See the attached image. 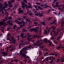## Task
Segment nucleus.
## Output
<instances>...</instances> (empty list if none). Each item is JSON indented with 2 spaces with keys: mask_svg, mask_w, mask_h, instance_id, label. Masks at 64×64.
Listing matches in <instances>:
<instances>
[{
  "mask_svg": "<svg viewBox=\"0 0 64 64\" xmlns=\"http://www.w3.org/2000/svg\"><path fill=\"white\" fill-rule=\"evenodd\" d=\"M31 46H30L22 48V50L20 52V54H21L22 56H23L25 58H30V57H29V56H26L25 54H22V51L24 50H27V49H31Z\"/></svg>",
  "mask_w": 64,
  "mask_h": 64,
  "instance_id": "f257e3e1",
  "label": "nucleus"
},
{
  "mask_svg": "<svg viewBox=\"0 0 64 64\" xmlns=\"http://www.w3.org/2000/svg\"><path fill=\"white\" fill-rule=\"evenodd\" d=\"M15 22H16V23H17L18 24H20V25H22V24H23V26H24L25 25V22H24L22 21L21 22H18V21L17 20H15Z\"/></svg>",
  "mask_w": 64,
  "mask_h": 64,
  "instance_id": "f03ea898",
  "label": "nucleus"
},
{
  "mask_svg": "<svg viewBox=\"0 0 64 64\" xmlns=\"http://www.w3.org/2000/svg\"><path fill=\"white\" fill-rule=\"evenodd\" d=\"M12 0L10 1H8V3L9 4H10L9 7H12V6L13 5L11 4V3H13V2H14V0Z\"/></svg>",
  "mask_w": 64,
  "mask_h": 64,
  "instance_id": "7ed1b4c3",
  "label": "nucleus"
},
{
  "mask_svg": "<svg viewBox=\"0 0 64 64\" xmlns=\"http://www.w3.org/2000/svg\"><path fill=\"white\" fill-rule=\"evenodd\" d=\"M28 5H30V6H27V4H25V6H26V8H32V6H31V4H30V3H28Z\"/></svg>",
  "mask_w": 64,
  "mask_h": 64,
  "instance_id": "20e7f679",
  "label": "nucleus"
},
{
  "mask_svg": "<svg viewBox=\"0 0 64 64\" xmlns=\"http://www.w3.org/2000/svg\"><path fill=\"white\" fill-rule=\"evenodd\" d=\"M36 16H39V17H41L43 16V15L41 14L37 13L35 14Z\"/></svg>",
  "mask_w": 64,
  "mask_h": 64,
  "instance_id": "39448f33",
  "label": "nucleus"
},
{
  "mask_svg": "<svg viewBox=\"0 0 64 64\" xmlns=\"http://www.w3.org/2000/svg\"><path fill=\"white\" fill-rule=\"evenodd\" d=\"M18 11L19 12H18V13H19V14H20V13H23L24 12H23V10H21L20 8L18 9Z\"/></svg>",
  "mask_w": 64,
  "mask_h": 64,
  "instance_id": "423d86ee",
  "label": "nucleus"
},
{
  "mask_svg": "<svg viewBox=\"0 0 64 64\" xmlns=\"http://www.w3.org/2000/svg\"><path fill=\"white\" fill-rule=\"evenodd\" d=\"M34 46H40L41 45L40 44L38 43V44H37L36 43H35L34 44Z\"/></svg>",
  "mask_w": 64,
  "mask_h": 64,
  "instance_id": "0eeeda50",
  "label": "nucleus"
},
{
  "mask_svg": "<svg viewBox=\"0 0 64 64\" xmlns=\"http://www.w3.org/2000/svg\"><path fill=\"white\" fill-rule=\"evenodd\" d=\"M8 6V4H6V3H5V6H4L3 8H2V10H3L5 9V8H7V7Z\"/></svg>",
  "mask_w": 64,
  "mask_h": 64,
  "instance_id": "6e6552de",
  "label": "nucleus"
},
{
  "mask_svg": "<svg viewBox=\"0 0 64 64\" xmlns=\"http://www.w3.org/2000/svg\"><path fill=\"white\" fill-rule=\"evenodd\" d=\"M44 41L46 43H47V42H49V43H50V40L47 41V39L46 38H45L44 39Z\"/></svg>",
  "mask_w": 64,
  "mask_h": 64,
  "instance_id": "1a4fd4ad",
  "label": "nucleus"
},
{
  "mask_svg": "<svg viewBox=\"0 0 64 64\" xmlns=\"http://www.w3.org/2000/svg\"><path fill=\"white\" fill-rule=\"evenodd\" d=\"M22 8L24 9V7H25V6H24V2H22Z\"/></svg>",
  "mask_w": 64,
  "mask_h": 64,
  "instance_id": "9d476101",
  "label": "nucleus"
},
{
  "mask_svg": "<svg viewBox=\"0 0 64 64\" xmlns=\"http://www.w3.org/2000/svg\"><path fill=\"white\" fill-rule=\"evenodd\" d=\"M16 28L17 29H20V28H19L17 27V26L16 25H14V26L13 27V28L14 29H15Z\"/></svg>",
  "mask_w": 64,
  "mask_h": 64,
  "instance_id": "9b49d317",
  "label": "nucleus"
},
{
  "mask_svg": "<svg viewBox=\"0 0 64 64\" xmlns=\"http://www.w3.org/2000/svg\"><path fill=\"white\" fill-rule=\"evenodd\" d=\"M8 24H9L10 26L13 25V24H12V23H10V21H9L8 22Z\"/></svg>",
  "mask_w": 64,
  "mask_h": 64,
  "instance_id": "f8f14e48",
  "label": "nucleus"
},
{
  "mask_svg": "<svg viewBox=\"0 0 64 64\" xmlns=\"http://www.w3.org/2000/svg\"><path fill=\"white\" fill-rule=\"evenodd\" d=\"M5 19L6 20H8V19H11L12 18L10 17H9V18H8V17H7L6 18H5Z\"/></svg>",
  "mask_w": 64,
  "mask_h": 64,
  "instance_id": "ddd939ff",
  "label": "nucleus"
},
{
  "mask_svg": "<svg viewBox=\"0 0 64 64\" xmlns=\"http://www.w3.org/2000/svg\"><path fill=\"white\" fill-rule=\"evenodd\" d=\"M2 53L4 55H7V53H5V52H2Z\"/></svg>",
  "mask_w": 64,
  "mask_h": 64,
  "instance_id": "4468645a",
  "label": "nucleus"
},
{
  "mask_svg": "<svg viewBox=\"0 0 64 64\" xmlns=\"http://www.w3.org/2000/svg\"><path fill=\"white\" fill-rule=\"evenodd\" d=\"M4 23V22H0V26H1V25H3Z\"/></svg>",
  "mask_w": 64,
  "mask_h": 64,
  "instance_id": "2eb2a0df",
  "label": "nucleus"
},
{
  "mask_svg": "<svg viewBox=\"0 0 64 64\" xmlns=\"http://www.w3.org/2000/svg\"><path fill=\"white\" fill-rule=\"evenodd\" d=\"M51 57H49L48 58H47V61H48V60H51Z\"/></svg>",
  "mask_w": 64,
  "mask_h": 64,
  "instance_id": "dca6fc26",
  "label": "nucleus"
},
{
  "mask_svg": "<svg viewBox=\"0 0 64 64\" xmlns=\"http://www.w3.org/2000/svg\"><path fill=\"white\" fill-rule=\"evenodd\" d=\"M24 34H21V35H20V36L22 37H23L24 36Z\"/></svg>",
  "mask_w": 64,
  "mask_h": 64,
  "instance_id": "f3484780",
  "label": "nucleus"
},
{
  "mask_svg": "<svg viewBox=\"0 0 64 64\" xmlns=\"http://www.w3.org/2000/svg\"><path fill=\"white\" fill-rule=\"evenodd\" d=\"M7 39L8 40H10V41H13V40H10V38H7Z\"/></svg>",
  "mask_w": 64,
  "mask_h": 64,
  "instance_id": "a211bd4d",
  "label": "nucleus"
},
{
  "mask_svg": "<svg viewBox=\"0 0 64 64\" xmlns=\"http://www.w3.org/2000/svg\"><path fill=\"white\" fill-rule=\"evenodd\" d=\"M34 7H35V8H36V10H38V9H37V6L34 5Z\"/></svg>",
  "mask_w": 64,
  "mask_h": 64,
  "instance_id": "6ab92c4d",
  "label": "nucleus"
},
{
  "mask_svg": "<svg viewBox=\"0 0 64 64\" xmlns=\"http://www.w3.org/2000/svg\"><path fill=\"white\" fill-rule=\"evenodd\" d=\"M16 42V40H13V43H14V44H15Z\"/></svg>",
  "mask_w": 64,
  "mask_h": 64,
  "instance_id": "aec40b11",
  "label": "nucleus"
},
{
  "mask_svg": "<svg viewBox=\"0 0 64 64\" xmlns=\"http://www.w3.org/2000/svg\"><path fill=\"white\" fill-rule=\"evenodd\" d=\"M41 24H42L43 25H45V23L44 22H41Z\"/></svg>",
  "mask_w": 64,
  "mask_h": 64,
  "instance_id": "412c9836",
  "label": "nucleus"
},
{
  "mask_svg": "<svg viewBox=\"0 0 64 64\" xmlns=\"http://www.w3.org/2000/svg\"><path fill=\"white\" fill-rule=\"evenodd\" d=\"M38 8H39L40 9V10H42V8H41L40 6H38Z\"/></svg>",
  "mask_w": 64,
  "mask_h": 64,
  "instance_id": "4be33fe9",
  "label": "nucleus"
},
{
  "mask_svg": "<svg viewBox=\"0 0 64 64\" xmlns=\"http://www.w3.org/2000/svg\"><path fill=\"white\" fill-rule=\"evenodd\" d=\"M29 42H28V43H27V42H26L25 43V44H25L26 45V44H29Z\"/></svg>",
  "mask_w": 64,
  "mask_h": 64,
  "instance_id": "5701e85b",
  "label": "nucleus"
},
{
  "mask_svg": "<svg viewBox=\"0 0 64 64\" xmlns=\"http://www.w3.org/2000/svg\"><path fill=\"white\" fill-rule=\"evenodd\" d=\"M58 2H56V7H58Z\"/></svg>",
  "mask_w": 64,
  "mask_h": 64,
  "instance_id": "b1692460",
  "label": "nucleus"
},
{
  "mask_svg": "<svg viewBox=\"0 0 64 64\" xmlns=\"http://www.w3.org/2000/svg\"><path fill=\"white\" fill-rule=\"evenodd\" d=\"M61 47V46H60L59 47H58V48H57V49L58 50V48H60V47Z\"/></svg>",
  "mask_w": 64,
  "mask_h": 64,
  "instance_id": "393cba45",
  "label": "nucleus"
},
{
  "mask_svg": "<svg viewBox=\"0 0 64 64\" xmlns=\"http://www.w3.org/2000/svg\"><path fill=\"white\" fill-rule=\"evenodd\" d=\"M52 28H53V29H55V27L54 26H52Z\"/></svg>",
  "mask_w": 64,
  "mask_h": 64,
  "instance_id": "a878e982",
  "label": "nucleus"
},
{
  "mask_svg": "<svg viewBox=\"0 0 64 64\" xmlns=\"http://www.w3.org/2000/svg\"><path fill=\"white\" fill-rule=\"evenodd\" d=\"M48 7V6H47V5H46L44 7V8H47Z\"/></svg>",
  "mask_w": 64,
  "mask_h": 64,
  "instance_id": "bb28decb",
  "label": "nucleus"
},
{
  "mask_svg": "<svg viewBox=\"0 0 64 64\" xmlns=\"http://www.w3.org/2000/svg\"><path fill=\"white\" fill-rule=\"evenodd\" d=\"M52 39H53V38L52 37L50 38V40H52Z\"/></svg>",
  "mask_w": 64,
  "mask_h": 64,
  "instance_id": "cd10ccee",
  "label": "nucleus"
},
{
  "mask_svg": "<svg viewBox=\"0 0 64 64\" xmlns=\"http://www.w3.org/2000/svg\"><path fill=\"white\" fill-rule=\"evenodd\" d=\"M45 33H46H46H47V31H46V30H45L44 31Z\"/></svg>",
  "mask_w": 64,
  "mask_h": 64,
  "instance_id": "c85d7f7f",
  "label": "nucleus"
},
{
  "mask_svg": "<svg viewBox=\"0 0 64 64\" xmlns=\"http://www.w3.org/2000/svg\"><path fill=\"white\" fill-rule=\"evenodd\" d=\"M34 37H37V36H34L33 37V38H34Z\"/></svg>",
  "mask_w": 64,
  "mask_h": 64,
  "instance_id": "c756f323",
  "label": "nucleus"
},
{
  "mask_svg": "<svg viewBox=\"0 0 64 64\" xmlns=\"http://www.w3.org/2000/svg\"><path fill=\"white\" fill-rule=\"evenodd\" d=\"M0 46H1V48L2 47V44H0Z\"/></svg>",
  "mask_w": 64,
  "mask_h": 64,
  "instance_id": "7c9ffc66",
  "label": "nucleus"
},
{
  "mask_svg": "<svg viewBox=\"0 0 64 64\" xmlns=\"http://www.w3.org/2000/svg\"><path fill=\"white\" fill-rule=\"evenodd\" d=\"M23 1L24 2H27V1L26 0H24Z\"/></svg>",
  "mask_w": 64,
  "mask_h": 64,
  "instance_id": "2f4dec72",
  "label": "nucleus"
},
{
  "mask_svg": "<svg viewBox=\"0 0 64 64\" xmlns=\"http://www.w3.org/2000/svg\"><path fill=\"white\" fill-rule=\"evenodd\" d=\"M64 24V22H62V26H63V24Z\"/></svg>",
  "mask_w": 64,
  "mask_h": 64,
  "instance_id": "473e14b6",
  "label": "nucleus"
},
{
  "mask_svg": "<svg viewBox=\"0 0 64 64\" xmlns=\"http://www.w3.org/2000/svg\"><path fill=\"white\" fill-rule=\"evenodd\" d=\"M59 60H58L56 61V62H59Z\"/></svg>",
  "mask_w": 64,
  "mask_h": 64,
  "instance_id": "72a5a7b5",
  "label": "nucleus"
},
{
  "mask_svg": "<svg viewBox=\"0 0 64 64\" xmlns=\"http://www.w3.org/2000/svg\"><path fill=\"white\" fill-rule=\"evenodd\" d=\"M29 14H30V15H32V13H30Z\"/></svg>",
  "mask_w": 64,
  "mask_h": 64,
  "instance_id": "f704fd0d",
  "label": "nucleus"
},
{
  "mask_svg": "<svg viewBox=\"0 0 64 64\" xmlns=\"http://www.w3.org/2000/svg\"><path fill=\"white\" fill-rule=\"evenodd\" d=\"M53 60H52L50 62V63H52V61H53Z\"/></svg>",
  "mask_w": 64,
  "mask_h": 64,
  "instance_id": "c9c22d12",
  "label": "nucleus"
},
{
  "mask_svg": "<svg viewBox=\"0 0 64 64\" xmlns=\"http://www.w3.org/2000/svg\"><path fill=\"white\" fill-rule=\"evenodd\" d=\"M30 30L31 31H33V29H32Z\"/></svg>",
  "mask_w": 64,
  "mask_h": 64,
  "instance_id": "e433bc0d",
  "label": "nucleus"
},
{
  "mask_svg": "<svg viewBox=\"0 0 64 64\" xmlns=\"http://www.w3.org/2000/svg\"><path fill=\"white\" fill-rule=\"evenodd\" d=\"M58 32H57V33H56V34H55V35H57L58 34Z\"/></svg>",
  "mask_w": 64,
  "mask_h": 64,
  "instance_id": "4c0bfd02",
  "label": "nucleus"
},
{
  "mask_svg": "<svg viewBox=\"0 0 64 64\" xmlns=\"http://www.w3.org/2000/svg\"><path fill=\"white\" fill-rule=\"evenodd\" d=\"M19 20H21V19L20 18H18V19Z\"/></svg>",
  "mask_w": 64,
  "mask_h": 64,
  "instance_id": "58836bf2",
  "label": "nucleus"
},
{
  "mask_svg": "<svg viewBox=\"0 0 64 64\" xmlns=\"http://www.w3.org/2000/svg\"><path fill=\"white\" fill-rule=\"evenodd\" d=\"M54 54H51L50 55H54Z\"/></svg>",
  "mask_w": 64,
  "mask_h": 64,
  "instance_id": "ea45409f",
  "label": "nucleus"
},
{
  "mask_svg": "<svg viewBox=\"0 0 64 64\" xmlns=\"http://www.w3.org/2000/svg\"><path fill=\"white\" fill-rule=\"evenodd\" d=\"M28 41H30V39L29 38H28Z\"/></svg>",
  "mask_w": 64,
  "mask_h": 64,
  "instance_id": "a19ab883",
  "label": "nucleus"
},
{
  "mask_svg": "<svg viewBox=\"0 0 64 64\" xmlns=\"http://www.w3.org/2000/svg\"><path fill=\"white\" fill-rule=\"evenodd\" d=\"M26 20L27 21H29V20H28L27 19H26Z\"/></svg>",
  "mask_w": 64,
  "mask_h": 64,
  "instance_id": "79ce46f5",
  "label": "nucleus"
},
{
  "mask_svg": "<svg viewBox=\"0 0 64 64\" xmlns=\"http://www.w3.org/2000/svg\"><path fill=\"white\" fill-rule=\"evenodd\" d=\"M23 18L24 19H25L26 18V16H24L23 17Z\"/></svg>",
  "mask_w": 64,
  "mask_h": 64,
  "instance_id": "37998d69",
  "label": "nucleus"
},
{
  "mask_svg": "<svg viewBox=\"0 0 64 64\" xmlns=\"http://www.w3.org/2000/svg\"><path fill=\"white\" fill-rule=\"evenodd\" d=\"M36 4H37L38 5H40V3H36Z\"/></svg>",
  "mask_w": 64,
  "mask_h": 64,
  "instance_id": "c03bdc74",
  "label": "nucleus"
},
{
  "mask_svg": "<svg viewBox=\"0 0 64 64\" xmlns=\"http://www.w3.org/2000/svg\"><path fill=\"white\" fill-rule=\"evenodd\" d=\"M34 23V24H37V22H35Z\"/></svg>",
  "mask_w": 64,
  "mask_h": 64,
  "instance_id": "a18cd8bd",
  "label": "nucleus"
},
{
  "mask_svg": "<svg viewBox=\"0 0 64 64\" xmlns=\"http://www.w3.org/2000/svg\"><path fill=\"white\" fill-rule=\"evenodd\" d=\"M22 30L23 31H26L25 30H24V29H22Z\"/></svg>",
  "mask_w": 64,
  "mask_h": 64,
  "instance_id": "49530a36",
  "label": "nucleus"
},
{
  "mask_svg": "<svg viewBox=\"0 0 64 64\" xmlns=\"http://www.w3.org/2000/svg\"><path fill=\"white\" fill-rule=\"evenodd\" d=\"M60 39V37H58V38L57 39V40H58V39Z\"/></svg>",
  "mask_w": 64,
  "mask_h": 64,
  "instance_id": "de8ad7c7",
  "label": "nucleus"
},
{
  "mask_svg": "<svg viewBox=\"0 0 64 64\" xmlns=\"http://www.w3.org/2000/svg\"><path fill=\"white\" fill-rule=\"evenodd\" d=\"M51 10H52V11H54V10L53 9H51Z\"/></svg>",
  "mask_w": 64,
  "mask_h": 64,
  "instance_id": "09e8293b",
  "label": "nucleus"
},
{
  "mask_svg": "<svg viewBox=\"0 0 64 64\" xmlns=\"http://www.w3.org/2000/svg\"><path fill=\"white\" fill-rule=\"evenodd\" d=\"M53 32H54V33H55V31H54V30H53Z\"/></svg>",
  "mask_w": 64,
  "mask_h": 64,
  "instance_id": "8fccbe9b",
  "label": "nucleus"
},
{
  "mask_svg": "<svg viewBox=\"0 0 64 64\" xmlns=\"http://www.w3.org/2000/svg\"><path fill=\"white\" fill-rule=\"evenodd\" d=\"M19 48H20V45L19 46Z\"/></svg>",
  "mask_w": 64,
  "mask_h": 64,
  "instance_id": "3c124183",
  "label": "nucleus"
},
{
  "mask_svg": "<svg viewBox=\"0 0 64 64\" xmlns=\"http://www.w3.org/2000/svg\"><path fill=\"white\" fill-rule=\"evenodd\" d=\"M2 7V6H1L0 7V8Z\"/></svg>",
  "mask_w": 64,
  "mask_h": 64,
  "instance_id": "603ef678",
  "label": "nucleus"
},
{
  "mask_svg": "<svg viewBox=\"0 0 64 64\" xmlns=\"http://www.w3.org/2000/svg\"><path fill=\"white\" fill-rule=\"evenodd\" d=\"M51 18H49L48 19L50 20V19H51Z\"/></svg>",
  "mask_w": 64,
  "mask_h": 64,
  "instance_id": "864d4df0",
  "label": "nucleus"
},
{
  "mask_svg": "<svg viewBox=\"0 0 64 64\" xmlns=\"http://www.w3.org/2000/svg\"><path fill=\"white\" fill-rule=\"evenodd\" d=\"M50 10H48V12H50Z\"/></svg>",
  "mask_w": 64,
  "mask_h": 64,
  "instance_id": "5fc2aeb1",
  "label": "nucleus"
},
{
  "mask_svg": "<svg viewBox=\"0 0 64 64\" xmlns=\"http://www.w3.org/2000/svg\"><path fill=\"white\" fill-rule=\"evenodd\" d=\"M24 53H27V52H24Z\"/></svg>",
  "mask_w": 64,
  "mask_h": 64,
  "instance_id": "6e6d98bb",
  "label": "nucleus"
},
{
  "mask_svg": "<svg viewBox=\"0 0 64 64\" xmlns=\"http://www.w3.org/2000/svg\"><path fill=\"white\" fill-rule=\"evenodd\" d=\"M50 28H49V29L48 30V31H49V30H50Z\"/></svg>",
  "mask_w": 64,
  "mask_h": 64,
  "instance_id": "4d7b16f0",
  "label": "nucleus"
},
{
  "mask_svg": "<svg viewBox=\"0 0 64 64\" xmlns=\"http://www.w3.org/2000/svg\"><path fill=\"white\" fill-rule=\"evenodd\" d=\"M16 8V6H15V7H14V9H15V8Z\"/></svg>",
  "mask_w": 64,
  "mask_h": 64,
  "instance_id": "13d9d810",
  "label": "nucleus"
},
{
  "mask_svg": "<svg viewBox=\"0 0 64 64\" xmlns=\"http://www.w3.org/2000/svg\"><path fill=\"white\" fill-rule=\"evenodd\" d=\"M54 14H56V13L55 12H54Z\"/></svg>",
  "mask_w": 64,
  "mask_h": 64,
  "instance_id": "bf43d9fd",
  "label": "nucleus"
},
{
  "mask_svg": "<svg viewBox=\"0 0 64 64\" xmlns=\"http://www.w3.org/2000/svg\"><path fill=\"white\" fill-rule=\"evenodd\" d=\"M26 61V60H24V61Z\"/></svg>",
  "mask_w": 64,
  "mask_h": 64,
  "instance_id": "052dcab7",
  "label": "nucleus"
},
{
  "mask_svg": "<svg viewBox=\"0 0 64 64\" xmlns=\"http://www.w3.org/2000/svg\"><path fill=\"white\" fill-rule=\"evenodd\" d=\"M31 62V60H30L29 61V62Z\"/></svg>",
  "mask_w": 64,
  "mask_h": 64,
  "instance_id": "680f3d73",
  "label": "nucleus"
},
{
  "mask_svg": "<svg viewBox=\"0 0 64 64\" xmlns=\"http://www.w3.org/2000/svg\"><path fill=\"white\" fill-rule=\"evenodd\" d=\"M29 34H28V35H27V36H28V35H29Z\"/></svg>",
  "mask_w": 64,
  "mask_h": 64,
  "instance_id": "e2e57ef3",
  "label": "nucleus"
},
{
  "mask_svg": "<svg viewBox=\"0 0 64 64\" xmlns=\"http://www.w3.org/2000/svg\"><path fill=\"white\" fill-rule=\"evenodd\" d=\"M36 12H37L36 11H35L34 12V13H36Z\"/></svg>",
  "mask_w": 64,
  "mask_h": 64,
  "instance_id": "0e129e2a",
  "label": "nucleus"
},
{
  "mask_svg": "<svg viewBox=\"0 0 64 64\" xmlns=\"http://www.w3.org/2000/svg\"><path fill=\"white\" fill-rule=\"evenodd\" d=\"M22 27V26H20V27Z\"/></svg>",
  "mask_w": 64,
  "mask_h": 64,
  "instance_id": "69168bd1",
  "label": "nucleus"
},
{
  "mask_svg": "<svg viewBox=\"0 0 64 64\" xmlns=\"http://www.w3.org/2000/svg\"><path fill=\"white\" fill-rule=\"evenodd\" d=\"M48 52H46V54H48Z\"/></svg>",
  "mask_w": 64,
  "mask_h": 64,
  "instance_id": "338daca9",
  "label": "nucleus"
},
{
  "mask_svg": "<svg viewBox=\"0 0 64 64\" xmlns=\"http://www.w3.org/2000/svg\"><path fill=\"white\" fill-rule=\"evenodd\" d=\"M9 28H8V30H9Z\"/></svg>",
  "mask_w": 64,
  "mask_h": 64,
  "instance_id": "774afa93",
  "label": "nucleus"
}]
</instances>
